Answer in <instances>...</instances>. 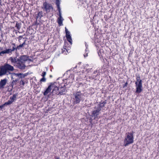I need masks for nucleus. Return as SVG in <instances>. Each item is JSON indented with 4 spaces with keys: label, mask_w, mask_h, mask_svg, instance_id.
Here are the masks:
<instances>
[{
    "label": "nucleus",
    "mask_w": 159,
    "mask_h": 159,
    "mask_svg": "<svg viewBox=\"0 0 159 159\" xmlns=\"http://www.w3.org/2000/svg\"><path fill=\"white\" fill-rule=\"evenodd\" d=\"M14 70V67L8 63H5L0 67V76L8 75Z\"/></svg>",
    "instance_id": "f257e3e1"
},
{
    "label": "nucleus",
    "mask_w": 159,
    "mask_h": 159,
    "mask_svg": "<svg viewBox=\"0 0 159 159\" xmlns=\"http://www.w3.org/2000/svg\"><path fill=\"white\" fill-rule=\"evenodd\" d=\"M84 94L81 93L80 91L74 93L72 98V104L74 105L79 104L81 101L84 100Z\"/></svg>",
    "instance_id": "f03ea898"
},
{
    "label": "nucleus",
    "mask_w": 159,
    "mask_h": 159,
    "mask_svg": "<svg viewBox=\"0 0 159 159\" xmlns=\"http://www.w3.org/2000/svg\"><path fill=\"white\" fill-rule=\"evenodd\" d=\"M134 133V132L133 131H132L130 132H127L125 134V136L124 140L125 146H127L133 143Z\"/></svg>",
    "instance_id": "7ed1b4c3"
},
{
    "label": "nucleus",
    "mask_w": 159,
    "mask_h": 159,
    "mask_svg": "<svg viewBox=\"0 0 159 159\" xmlns=\"http://www.w3.org/2000/svg\"><path fill=\"white\" fill-rule=\"evenodd\" d=\"M136 81L135 82L136 91L137 93H139L143 91L142 81L139 75H136Z\"/></svg>",
    "instance_id": "20e7f679"
},
{
    "label": "nucleus",
    "mask_w": 159,
    "mask_h": 159,
    "mask_svg": "<svg viewBox=\"0 0 159 159\" xmlns=\"http://www.w3.org/2000/svg\"><path fill=\"white\" fill-rule=\"evenodd\" d=\"M29 60V57L23 55L20 56V69H25L26 66L22 63Z\"/></svg>",
    "instance_id": "39448f33"
},
{
    "label": "nucleus",
    "mask_w": 159,
    "mask_h": 159,
    "mask_svg": "<svg viewBox=\"0 0 159 159\" xmlns=\"http://www.w3.org/2000/svg\"><path fill=\"white\" fill-rule=\"evenodd\" d=\"M42 9H44L45 11L47 13L50 12V10L53 9L52 6L48 3L46 2H44L43 3V7H42Z\"/></svg>",
    "instance_id": "423d86ee"
},
{
    "label": "nucleus",
    "mask_w": 159,
    "mask_h": 159,
    "mask_svg": "<svg viewBox=\"0 0 159 159\" xmlns=\"http://www.w3.org/2000/svg\"><path fill=\"white\" fill-rule=\"evenodd\" d=\"M20 47V45H19L17 47H16L15 44V43H12L9 46V48L6 49L10 50L9 54H11L12 53V52L14 51L15 50H16V52L17 49H19Z\"/></svg>",
    "instance_id": "0eeeda50"
},
{
    "label": "nucleus",
    "mask_w": 159,
    "mask_h": 159,
    "mask_svg": "<svg viewBox=\"0 0 159 159\" xmlns=\"http://www.w3.org/2000/svg\"><path fill=\"white\" fill-rule=\"evenodd\" d=\"M100 111L98 109H96V110H94L92 111L91 113V116L94 117V119H98L100 117L98 116Z\"/></svg>",
    "instance_id": "6e6552de"
},
{
    "label": "nucleus",
    "mask_w": 159,
    "mask_h": 159,
    "mask_svg": "<svg viewBox=\"0 0 159 159\" xmlns=\"http://www.w3.org/2000/svg\"><path fill=\"white\" fill-rule=\"evenodd\" d=\"M53 87V89H52V95H60V93L59 91V90H60L59 89L58 87L54 86V84L52 85Z\"/></svg>",
    "instance_id": "1a4fd4ad"
},
{
    "label": "nucleus",
    "mask_w": 159,
    "mask_h": 159,
    "mask_svg": "<svg viewBox=\"0 0 159 159\" xmlns=\"http://www.w3.org/2000/svg\"><path fill=\"white\" fill-rule=\"evenodd\" d=\"M53 84H52V83H50V84L48 86L47 88L46 89L43 93L44 95L46 96L49 93L51 92L52 89L53 87Z\"/></svg>",
    "instance_id": "9d476101"
},
{
    "label": "nucleus",
    "mask_w": 159,
    "mask_h": 159,
    "mask_svg": "<svg viewBox=\"0 0 159 159\" xmlns=\"http://www.w3.org/2000/svg\"><path fill=\"white\" fill-rule=\"evenodd\" d=\"M107 103V100H105L104 101H101L99 102V103L98 104V106L96 109H98L99 110L101 111V109Z\"/></svg>",
    "instance_id": "9b49d317"
},
{
    "label": "nucleus",
    "mask_w": 159,
    "mask_h": 159,
    "mask_svg": "<svg viewBox=\"0 0 159 159\" xmlns=\"http://www.w3.org/2000/svg\"><path fill=\"white\" fill-rule=\"evenodd\" d=\"M7 82L6 79L1 80L0 81V89L4 88V86L6 85Z\"/></svg>",
    "instance_id": "f8f14e48"
},
{
    "label": "nucleus",
    "mask_w": 159,
    "mask_h": 159,
    "mask_svg": "<svg viewBox=\"0 0 159 159\" xmlns=\"http://www.w3.org/2000/svg\"><path fill=\"white\" fill-rule=\"evenodd\" d=\"M58 88L60 89V90H59V91L60 93V95H61L64 94L63 93L65 92L66 89L65 85H64L63 87L59 86Z\"/></svg>",
    "instance_id": "ddd939ff"
},
{
    "label": "nucleus",
    "mask_w": 159,
    "mask_h": 159,
    "mask_svg": "<svg viewBox=\"0 0 159 159\" xmlns=\"http://www.w3.org/2000/svg\"><path fill=\"white\" fill-rule=\"evenodd\" d=\"M43 16V12L42 11L38 12V13L35 15V19L36 20H39Z\"/></svg>",
    "instance_id": "4468645a"
},
{
    "label": "nucleus",
    "mask_w": 159,
    "mask_h": 159,
    "mask_svg": "<svg viewBox=\"0 0 159 159\" xmlns=\"http://www.w3.org/2000/svg\"><path fill=\"white\" fill-rule=\"evenodd\" d=\"M11 60V62L20 65V59H17L16 57L14 58H12Z\"/></svg>",
    "instance_id": "2eb2a0df"
},
{
    "label": "nucleus",
    "mask_w": 159,
    "mask_h": 159,
    "mask_svg": "<svg viewBox=\"0 0 159 159\" xmlns=\"http://www.w3.org/2000/svg\"><path fill=\"white\" fill-rule=\"evenodd\" d=\"M10 51V50L6 49L3 51H2L1 52H0V56H3L5 54H9Z\"/></svg>",
    "instance_id": "dca6fc26"
},
{
    "label": "nucleus",
    "mask_w": 159,
    "mask_h": 159,
    "mask_svg": "<svg viewBox=\"0 0 159 159\" xmlns=\"http://www.w3.org/2000/svg\"><path fill=\"white\" fill-rule=\"evenodd\" d=\"M66 36L67 39V41L71 44H72V40L70 34L69 35H66Z\"/></svg>",
    "instance_id": "f3484780"
},
{
    "label": "nucleus",
    "mask_w": 159,
    "mask_h": 159,
    "mask_svg": "<svg viewBox=\"0 0 159 159\" xmlns=\"http://www.w3.org/2000/svg\"><path fill=\"white\" fill-rule=\"evenodd\" d=\"M63 19L62 17H59L57 19V21L59 25H62V21Z\"/></svg>",
    "instance_id": "a211bd4d"
},
{
    "label": "nucleus",
    "mask_w": 159,
    "mask_h": 159,
    "mask_svg": "<svg viewBox=\"0 0 159 159\" xmlns=\"http://www.w3.org/2000/svg\"><path fill=\"white\" fill-rule=\"evenodd\" d=\"M19 80L17 79H16L15 80H13L11 84V86L13 87L14 85L16 84L17 81H18Z\"/></svg>",
    "instance_id": "6ab92c4d"
},
{
    "label": "nucleus",
    "mask_w": 159,
    "mask_h": 159,
    "mask_svg": "<svg viewBox=\"0 0 159 159\" xmlns=\"http://www.w3.org/2000/svg\"><path fill=\"white\" fill-rule=\"evenodd\" d=\"M97 72H98V71H97V70H95L93 72V74L92 75V77L93 79H94L96 78L97 77V75H98V73H97V74L96 75V73H97Z\"/></svg>",
    "instance_id": "aec40b11"
},
{
    "label": "nucleus",
    "mask_w": 159,
    "mask_h": 159,
    "mask_svg": "<svg viewBox=\"0 0 159 159\" xmlns=\"http://www.w3.org/2000/svg\"><path fill=\"white\" fill-rule=\"evenodd\" d=\"M16 94H13L12 97H10V99L13 102L16 99Z\"/></svg>",
    "instance_id": "412c9836"
},
{
    "label": "nucleus",
    "mask_w": 159,
    "mask_h": 159,
    "mask_svg": "<svg viewBox=\"0 0 159 159\" xmlns=\"http://www.w3.org/2000/svg\"><path fill=\"white\" fill-rule=\"evenodd\" d=\"M16 94H13L12 97H10V99L13 102L16 99Z\"/></svg>",
    "instance_id": "4be33fe9"
},
{
    "label": "nucleus",
    "mask_w": 159,
    "mask_h": 159,
    "mask_svg": "<svg viewBox=\"0 0 159 159\" xmlns=\"http://www.w3.org/2000/svg\"><path fill=\"white\" fill-rule=\"evenodd\" d=\"M56 5L57 6V9H60V0H56Z\"/></svg>",
    "instance_id": "5701e85b"
},
{
    "label": "nucleus",
    "mask_w": 159,
    "mask_h": 159,
    "mask_svg": "<svg viewBox=\"0 0 159 159\" xmlns=\"http://www.w3.org/2000/svg\"><path fill=\"white\" fill-rule=\"evenodd\" d=\"M28 74V73L25 74H22L20 73V78L22 79L23 78H24L25 76L27 75Z\"/></svg>",
    "instance_id": "b1692460"
},
{
    "label": "nucleus",
    "mask_w": 159,
    "mask_h": 159,
    "mask_svg": "<svg viewBox=\"0 0 159 159\" xmlns=\"http://www.w3.org/2000/svg\"><path fill=\"white\" fill-rule=\"evenodd\" d=\"M67 45H68V43L65 41L64 42V43L63 46V48L64 49H66L67 52L68 51L67 49Z\"/></svg>",
    "instance_id": "393cba45"
},
{
    "label": "nucleus",
    "mask_w": 159,
    "mask_h": 159,
    "mask_svg": "<svg viewBox=\"0 0 159 159\" xmlns=\"http://www.w3.org/2000/svg\"><path fill=\"white\" fill-rule=\"evenodd\" d=\"M46 81V79L45 77H43L40 80V83H42V82H45Z\"/></svg>",
    "instance_id": "a878e982"
},
{
    "label": "nucleus",
    "mask_w": 159,
    "mask_h": 159,
    "mask_svg": "<svg viewBox=\"0 0 159 159\" xmlns=\"http://www.w3.org/2000/svg\"><path fill=\"white\" fill-rule=\"evenodd\" d=\"M6 102L7 103V105H8L11 104L13 102L11 101V100L9 99L8 101Z\"/></svg>",
    "instance_id": "bb28decb"
},
{
    "label": "nucleus",
    "mask_w": 159,
    "mask_h": 159,
    "mask_svg": "<svg viewBox=\"0 0 159 159\" xmlns=\"http://www.w3.org/2000/svg\"><path fill=\"white\" fill-rule=\"evenodd\" d=\"M65 31L66 33V35H69L70 34V32L65 27Z\"/></svg>",
    "instance_id": "cd10ccee"
},
{
    "label": "nucleus",
    "mask_w": 159,
    "mask_h": 159,
    "mask_svg": "<svg viewBox=\"0 0 159 159\" xmlns=\"http://www.w3.org/2000/svg\"><path fill=\"white\" fill-rule=\"evenodd\" d=\"M98 53L99 56L100 57L102 56V55L101 54V51L100 50H99L98 52Z\"/></svg>",
    "instance_id": "c85d7f7f"
},
{
    "label": "nucleus",
    "mask_w": 159,
    "mask_h": 159,
    "mask_svg": "<svg viewBox=\"0 0 159 159\" xmlns=\"http://www.w3.org/2000/svg\"><path fill=\"white\" fill-rule=\"evenodd\" d=\"M46 72L45 71H43L41 74V76H42L43 77H45V75H46Z\"/></svg>",
    "instance_id": "c756f323"
},
{
    "label": "nucleus",
    "mask_w": 159,
    "mask_h": 159,
    "mask_svg": "<svg viewBox=\"0 0 159 159\" xmlns=\"http://www.w3.org/2000/svg\"><path fill=\"white\" fill-rule=\"evenodd\" d=\"M58 11L59 12V17H62L61 16V9L60 8V9H58Z\"/></svg>",
    "instance_id": "7c9ffc66"
},
{
    "label": "nucleus",
    "mask_w": 159,
    "mask_h": 159,
    "mask_svg": "<svg viewBox=\"0 0 159 159\" xmlns=\"http://www.w3.org/2000/svg\"><path fill=\"white\" fill-rule=\"evenodd\" d=\"M22 82V85H24L25 84V80H22L21 79V81H20V82ZM21 84V83L20 82V84Z\"/></svg>",
    "instance_id": "2f4dec72"
},
{
    "label": "nucleus",
    "mask_w": 159,
    "mask_h": 159,
    "mask_svg": "<svg viewBox=\"0 0 159 159\" xmlns=\"http://www.w3.org/2000/svg\"><path fill=\"white\" fill-rule=\"evenodd\" d=\"M127 85H128V83L127 82H126L125 84H124L123 85V88H124L125 87H126L127 86Z\"/></svg>",
    "instance_id": "473e14b6"
},
{
    "label": "nucleus",
    "mask_w": 159,
    "mask_h": 159,
    "mask_svg": "<svg viewBox=\"0 0 159 159\" xmlns=\"http://www.w3.org/2000/svg\"><path fill=\"white\" fill-rule=\"evenodd\" d=\"M25 45V42L24 41V42L22 44H20V48L24 46V45Z\"/></svg>",
    "instance_id": "72a5a7b5"
},
{
    "label": "nucleus",
    "mask_w": 159,
    "mask_h": 159,
    "mask_svg": "<svg viewBox=\"0 0 159 159\" xmlns=\"http://www.w3.org/2000/svg\"><path fill=\"white\" fill-rule=\"evenodd\" d=\"M14 75L16 76H19V75H20V73H18V74H14Z\"/></svg>",
    "instance_id": "f704fd0d"
},
{
    "label": "nucleus",
    "mask_w": 159,
    "mask_h": 159,
    "mask_svg": "<svg viewBox=\"0 0 159 159\" xmlns=\"http://www.w3.org/2000/svg\"><path fill=\"white\" fill-rule=\"evenodd\" d=\"M88 52H85V54L84 55V57H86L88 56Z\"/></svg>",
    "instance_id": "c9c22d12"
},
{
    "label": "nucleus",
    "mask_w": 159,
    "mask_h": 159,
    "mask_svg": "<svg viewBox=\"0 0 159 159\" xmlns=\"http://www.w3.org/2000/svg\"><path fill=\"white\" fill-rule=\"evenodd\" d=\"M85 52H88L89 51L88 50V48H86L85 50Z\"/></svg>",
    "instance_id": "e433bc0d"
},
{
    "label": "nucleus",
    "mask_w": 159,
    "mask_h": 159,
    "mask_svg": "<svg viewBox=\"0 0 159 159\" xmlns=\"http://www.w3.org/2000/svg\"><path fill=\"white\" fill-rule=\"evenodd\" d=\"M2 105L3 106V107H4L5 106L7 105L6 102H5L4 104Z\"/></svg>",
    "instance_id": "4c0bfd02"
},
{
    "label": "nucleus",
    "mask_w": 159,
    "mask_h": 159,
    "mask_svg": "<svg viewBox=\"0 0 159 159\" xmlns=\"http://www.w3.org/2000/svg\"><path fill=\"white\" fill-rule=\"evenodd\" d=\"M85 46L86 48H88V45L87 44L86 42H85Z\"/></svg>",
    "instance_id": "58836bf2"
},
{
    "label": "nucleus",
    "mask_w": 159,
    "mask_h": 159,
    "mask_svg": "<svg viewBox=\"0 0 159 159\" xmlns=\"http://www.w3.org/2000/svg\"><path fill=\"white\" fill-rule=\"evenodd\" d=\"M3 48L1 47H0V52L2 51Z\"/></svg>",
    "instance_id": "ea45409f"
},
{
    "label": "nucleus",
    "mask_w": 159,
    "mask_h": 159,
    "mask_svg": "<svg viewBox=\"0 0 159 159\" xmlns=\"http://www.w3.org/2000/svg\"><path fill=\"white\" fill-rule=\"evenodd\" d=\"M3 107V106L2 105L0 106V109H2Z\"/></svg>",
    "instance_id": "a19ab883"
},
{
    "label": "nucleus",
    "mask_w": 159,
    "mask_h": 159,
    "mask_svg": "<svg viewBox=\"0 0 159 159\" xmlns=\"http://www.w3.org/2000/svg\"><path fill=\"white\" fill-rule=\"evenodd\" d=\"M55 159H60V157H55Z\"/></svg>",
    "instance_id": "79ce46f5"
},
{
    "label": "nucleus",
    "mask_w": 159,
    "mask_h": 159,
    "mask_svg": "<svg viewBox=\"0 0 159 159\" xmlns=\"http://www.w3.org/2000/svg\"><path fill=\"white\" fill-rule=\"evenodd\" d=\"M18 39L19 41V40H20V36L18 37Z\"/></svg>",
    "instance_id": "37998d69"
},
{
    "label": "nucleus",
    "mask_w": 159,
    "mask_h": 159,
    "mask_svg": "<svg viewBox=\"0 0 159 159\" xmlns=\"http://www.w3.org/2000/svg\"><path fill=\"white\" fill-rule=\"evenodd\" d=\"M77 66H76L75 67H74V69L75 68H77Z\"/></svg>",
    "instance_id": "c03bdc74"
},
{
    "label": "nucleus",
    "mask_w": 159,
    "mask_h": 159,
    "mask_svg": "<svg viewBox=\"0 0 159 159\" xmlns=\"http://www.w3.org/2000/svg\"><path fill=\"white\" fill-rule=\"evenodd\" d=\"M90 123H91V124H92V120H91V121H90Z\"/></svg>",
    "instance_id": "a18cd8bd"
},
{
    "label": "nucleus",
    "mask_w": 159,
    "mask_h": 159,
    "mask_svg": "<svg viewBox=\"0 0 159 159\" xmlns=\"http://www.w3.org/2000/svg\"><path fill=\"white\" fill-rule=\"evenodd\" d=\"M81 62H80V63H78V64H81Z\"/></svg>",
    "instance_id": "49530a36"
},
{
    "label": "nucleus",
    "mask_w": 159,
    "mask_h": 159,
    "mask_svg": "<svg viewBox=\"0 0 159 159\" xmlns=\"http://www.w3.org/2000/svg\"><path fill=\"white\" fill-rule=\"evenodd\" d=\"M52 77V76L51 75H50V77Z\"/></svg>",
    "instance_id": "de8ad7c7"
},
{
    "label": "nucleus",
    "mask_w": 159,
    "mask_h": 159,
    "mask_svg": "<svg viewBox=\"0 0 159 159\" xmlns=\"http://www.w3.org/2000/svg\"><path fill=\"white\" fill-rule=\"evenodd\" d=\"M20 38H22L21 36H20Z\"/></svg>",
    "instance_id": "09e8293b"
}]
</instances>
